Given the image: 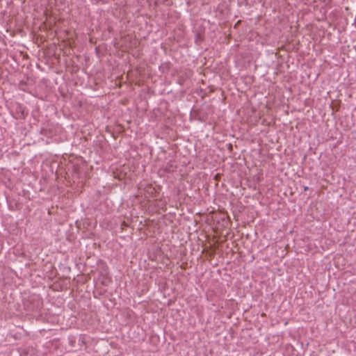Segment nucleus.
I'll list each match as a JSON object with an SVG mask.
<instances>
[{
	"label": "nucleus",
	"mask_w": 356,
	"mask_h": 356,
	"mask_svg": "<svg viewBox=\"0 0 356 356\" xmlns=\"http://www.w3.org/2000/svg\"><path fill=\"white\" fill-rule=\"evenodd\" d=\"M15 114H16V118L24 119L26 115H27V113H26V111H25V108L22 105L18 104L16 106Z\"/></svg>",
	"instance_id": "f03ea898"
},
{
	"label": "nucleus",
	"mask_w": 356,
	"mask_h": 356,
	"mask_svg": "<svg viewBox=\"0 0 356 356\" xmlns=\"http://www.w3.org/2000/svg\"><path fill=\"white\" fill-rule=\"evenodd\" d=\"M304 190H305V191L308 190V187H307V186H305V187L304 188Z\"/></svg>",
	"instance_id": "7ed1b4c3"
},
{
	"label": "nucleus",
	"mask_w": 356,
	"mask_h": 356,
	"mask_svg": "<svg viewBox=\"0 0 356 356\" xmlns=\"http://www.w3.org/2000/svg\"><path fill=\"white\" fill-rule=\"evenodd\" d=\"M24 306L27 312H36L42 307V300L38 296H33L24 302Z\"/></svg>",
	"instance_id": "f257e3e1"
}]
</instances>
